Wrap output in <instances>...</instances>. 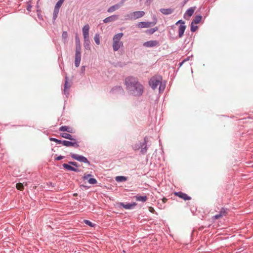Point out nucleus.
<instances>
[{
	"mask_svg": "<svg viewBox=\"0 0 253 253\" xmlns=\"http://www.w3.org/2000/svg\"><path fill=\"white\" fill-rule=\"evenodd\" d=\"M124 83L126 91L130 95L140 97L143 94L144 87L137 78L128 76L126 78Z\"/></svg>",
	"mask_w": 253,
	"mask_h": 253,
	"instance_id": "f257e3e1",
	"label": "nucleus"
},
{
	"mask_svg": "<svg viewBox=\"0 0 253 253\" xmlns=\"http://www.w3.org/2000/svg\"><path fill=\"white\" fill-rule=\"evenodd\" d=\"M162 77L161 76L152 77L149 81V84L153 89H156L159 85V91H163L165 89L166 84L162 83Z\"/></svg>",
	"mask_w": 253,
	"mask_h": 253,
	"instance_id": "f03ea898",
	"label": "nucleus"
},
{
	"mask_svg": "<svg viewBox=\"0 0 253 253\" xmlns=\"http://www.w3.org/2000/svg\"><path fill=\"white\" fill-rule=\"evenodd\" d=\"M76 49L75 55V66L78 68L79 67L81 60V46L79 37L77 35L75 37Z\"/></svg>",
	"mask_w": 253,
	"mask_h": 253,
	"instance_id": "7ed1b4c3",
	"label": "nucleus"
},
{
	"mask_svg": "<svg viewBox=\"0 0 253 253\" xmlns=\"http://www.w3.org/2000/svg\"><path fill=\"white\" fill-rule=\"evenodd\" d=\"M89 26L88 24H86L84 25L83 29V35L84 37V45L86 50H90V42L89 40Z\"/></svg>",
	"mask_w": 253,
	"mask_h": 253,
	"instance_id": "20e7f679",
	"label": "nucleus"
},
{
	"mask_svg": "<svg viewBox=\"0 0 253 253\" xmlns=\"http://www.w3.org/2000/svg\"><path fill=\"white\" fill-rule=\"evenodd\" d=\"M123 33H120L115 35L113 38V49L115 51H118L121 47L123 46V43L120 40L123 37Z\"/></svg>",
	"mask_w": 253,
	"mask_h": 253,
	"instance_id": "39448f33",
	"label": "nucleus"
},
{
	"mask_svg": "<svg viewBox=\"0 0 253 253\" xmlns=\"http://www.w3.org/2000/svg\"><path fill=\"white\" fill-rule=\"evenodd\" d=\"M157 22V19L155 15L153 16V21L152 22H140L137 24L139 28H149L154 26Z\"/></svg>",
	"mask_w": 253,
	"mask_h": 253,
	"instance_id": "423d86ee",
	"label": "nucleus"
},
{
	"mask_svg": "<svg viewBox=\"0 0 253 253\" xmlns=\"http://www.w3.org/2000/svg\"><path fill=\"white\" fill-rule=\"evenodd\" d=\"M70 156L73 159H75L79 162H83L85 164H90L89 161L87 160V159L82 155H79L78 154H74L73 153H70Z\"/></svg>",
	"mask_w": 253,
	"mask_h": 253,
	"instance_id": "0eeeda50",
	"label": "nucleus"
},
{
	"mask_svg": "<svg viewBox=\"0 0 253 253\" xmlns=\"http://www.w3.org/2000/svg\"><path fill=\"white\" fill-rule=\"evenodd\" d=\"M64 0H59L56 3L54 7L53 14V20H55L57 16L59 11V8L63 3Z\"/></svg>",
	"mask_w": 253,
	"mask_h": 253,
	"instance_id": "6e6552de",
	"label": "nucleus"
},
{
	"mask_svg": "<svg viewBox=\"0 0 253 253\" xmlns=\"http://www.w3.org/2000/svg\"><path fill=\"white\" fill-rule=\"evenodd\" d=\"M72 141H69L67 140H62V144L65 146L69 147L72 146L75 148H78L79 147V142L77 140L74 138L73 140H71Z\"/></svg>",
	"mask_w": 253,
	"mask_h": 253,
	"instance_id": "1a4fd4ad",
	"label": "nucleus"
},
{
	"mask_svg": "<svg viewBox=\"0 0 253 253\" xmlns=\"http://www.w3.org/2000/svg\"><path fill=\"white\" fill-rule=\"evenodd\" d=\"M148 142V137L145 136L144 138V140L142 142H140V153L141 154L144 155L146 153L147 151V143Z\"/></svg>",
	"mask_w": 253,
	"mask_h": 253,
	"instance_id": "9d476101",
	"label": "nucleus"
},
{
	"mask_svg": "<svg viewBox=\"0 0 253 253\" xmlns=\"http://www.w3.org/2000/svg\"><path fill=\"white\" fill-rule=\"evenodd\" d=\"M143 45L146 47H153L159 45V42L157 40H151L143 43Z\"/></svg>",
	"mask_w": 253,
	"mask_h": 253,
	"instance_id": "9b49d317",
	"label": "nucleus"
},
{
	"mask_svg": "<svg viewBox=\"0 0 253 253\" xmlns=\"http://www.w3.org/2000/svg\"><path fill=\"white\" fill-rule=\"evenodd\" d=\"M110 92L112 94H123L124 93V90L122 86H115L111 89Z\"/></svg>",
	"mask_w": 253,
	"mask_h": 253,
	"instance_id": "f8f14e48",
	"label": "nucleus"
},
{
	"mask_svg": "<svg viewBox=\"0 0 253 253\" xmlns=\"http://www.w3.org/2000/svg\"><path fill=\"white\" fill-rule=\"evenodd\" d=\"M70 88V85L68 84V78L66 76L65 84L64 86L63 92L64 94L67 97L69 94V89Z\"/></svg>",
	"mask_w": 253,
	"mask_h": 253,
	"instance_id": "ddd939ff",
	"label": "nucleus"
},
{
	"mask_svg": "<svg viewBox=\"0 0 253 253\" xmlns=\"http://www.w3.org/2000/svg\"><path fill=\"white\" fill-rule=\"evenodd\" d=\"M62 166L64 169L69 171H72L77 172H80V171L78 168L72 167L67 164H63Z\"/></svg>",
	"mask_w": 253,
	"mask_h": 253,
	"instance_id": "4468645a",
	"label": "nucleus"
},
{
	"mask_svg": "<svg viewBox=\"0 0 253 253\" xmlns=\"http://www.w3.org/2000/svg\"><path fill=\"white\" fill-rule=\"evenodd\" d=\"M174 195L185 201L190 200L191 199V198L190 196H188L186 194L183 193L182 192H175Z\"/></svg>",
	"mask_w": 253,
	"mask_h": 253,
	"instance_id": "2eb2a0df",
	"label": "nucleus"
},
{
	"mask_svg": "<svg viewBox=\"0 0 253 253\" xmlns=\"http://www.w3.org/2000/svg\"><path fill=\"white\" fill-rule=\"evenodd\" d=\"M131 13L133 20L141 18L145 15V12L143 11H134Z\"/></svg>",
	"mask_w": 253,
	"mask_h": 253,
	"instance_id": "dca6fc26",
	"label": "nucleus"
},
{
	"mask_svg": "<svg viewBox=\"0 0 253 253\" xmlns=\"http://www.w3.org/2000/svg\"><path fill=\"white\" fill-rule=\"evenodd\" d=\"M118 18V15H113L107 17L103 20V22L105 23H109L111 22L115 21Z\"/></svg>",
	"mask_w": 253,
	"mask_h": 253,
	"instance_id": "f3484780",
	"label": "nucleus"
},
{
	"mask_svg": "<svg viewBox=\"0 0 253 253\" xmlns=\"http://www.w3.org/2000/svg\"><path fill=\"white\" fill-rule=\"evenodd\" d=\"M121 205L125 209L130 210L133 209L135 206L136 205V203H127L125 204L124 203H121Z\"/></svg>",
	"mask_w": 253,
	"mask_h": 253,
	"instance_id": "a211bd4d",
	"label": "nucleus"
},
{
	"mask_svg": "<svg viewBox=\"0 0 253 253\" xmlns=\"http://www.w3.org/2000/svg\"><path fill=\"white\" fill-rule=\"evenodd\" d=\"M195 7H191L188 9L184 14V17L186 18V16L188 17H191L194 13L195 10Z\"/></svg>",
	"mask_w": 253,
	"mask_h": 253,
	"instance_id": "6ab92c4d",
	"label": "nucleus"
},
{
	"mask_svg": "<svg viewBox=\"0 0 253 253\" xmlns=\"http://www.w3.org/2000/svg\"><path fill=\"white\" fill-rule=\"evenodd\" d=\"M160 11L164 15H169L173 12L172 8H161Z\"/></svg>",
	"mask_w": 253,
	"mask_h": 253,
	"instance_id": "aec40b11",
	"label": "nucleus"
},
{
	"mask_svg": "<svg viewBox=\"0 0 253 253\" xmlns=\"http://www.w3.org/2000/svg\"><path fill=\"white\" fill-rule=\"evenodd\" d=\"M186 29V26L184 25H180L178 28V37L181 38L184 34L185 30Z\"/></svg>",
	"mask_w": 253,
	"mask_h": 253,
	"instance_id": "412c9836",
	"label": "nucleus"
},
{
	"mask_svg": "<svg viewBox=\"0 0 253 253\" xmlns=\"http://www.w3.org/2000/svg\"><path fill=\"white\" fill-rule=\"evenodd\" d=\"M121 6L119 5L118 3L115 4L114 5H112L108 8L107 9V12L109 13H112L115 11L116 10L119 9Z\"/></svg>",
	"mask_w": 253,
	"mask_h": 253,
	"instance_id": "4be33fe9",
	"label": "nucleus"
},
{
	"mask_svg": "<svg viewBox=\"0 0 253 253\" xmlns=\"http://www.w3.org/2000/svg\"><path fill=\"white\" fill-rule=\"evenodd\" d=\"M59 131H67L69 133H72V128H71L70 127L68 126H61L59 129Z\"/></svg>",
	"mask_w": 253,
	"mask_h": 253,
	"instance_id": "5701e85b",
	"label": "nucleus"
},
{
	"mask_svg": "<svg viewBox=\"0 0 253 253\" xmlns=\"http://www.w3.org/2000/svg\"><path fill=\"white\" fill-rule=\"evenodd\" d=\"M135 199L137 201H141L142 202H145L147 200V197L146 196H138L137 195L135 196Z\"/></svg>",
	"mask_w": 253,
	"mask_h": 253,
	"instance_id": "b1692460",
	"label": "nucleus"
},
{
	"mask_svg": "<svg viewBox=\"0 0 253 253\" xmlns=\"http://www.w3.org/2000/svg\"><path fill=\"white\" fill-rule=\"evenodd\" d=\"M202 18V17L200 15H196L191 23L195 24H198L201 21Z\"/></svg>",
	"mask_w": 253,
	"mask_h": 253,
	"instance_id": "393cba45",
	"label": "nucleus"
},
{
	"mask_svg": "<svg viewBox=\"0 0 253 253\" xmlns=\"http://www.w3.org/2000/svg\"><path fill=\"white\" fill-rule=\"evenodd\" d=\"M60 136L62 137H63L66 139H68L69 140H73V139H74V138H73L72 136L68 133H61L60 134Z\"/></svg>",
	"mask_w": 253,
	"mask_h": 253,
	"instance_id": "a878e982",
	"label": "nucleus"
},
{
	"mask_svg": "<svg viewBox=\"0 0 253 253\" xmlns=\"http://www.w3.org/2000/svg\"><path fill=\"white\" fill-rule=\"evenodd\" d=\"M158 28L157 27H155L153 28H151L146 31V33L149 35H152L156 31H158Z\"/></svg>",
	"mask_w": 253,
	"mask_h": 253,
	"instance_id": "bb28decb",
	"label": "nucleus"
},
{
	"mask_svg": "<svg viewBox=\"0 0 253 253\" xmlns=\"http://www.w3.org/2000/svg\"><path fill=\"white\" fill-rule=\"evenodd\" d=\"M126 180V177L124 176H118L116 177V180L118 182H124Z\"/></svg>",
	"mask_w": 253,
	"mask_h": 253,
	"instance_id": "cd10ccee",
	"label": "nucleus"
},
{
	"mask_svg": "<svg viewBox=\"0 0 253 253\" xmlns=\"http://www.w3.org/2000/svg\"><path fill=\"white\" fill-rule=\"evenodd\" d=\"M94 41L96 44L99 45L100 44V37L99 34H96L94 37Z\"/></svg>",
	"mask_w": 253,
	"mask_h": 253,
	"instance_id": "c85d7f7f",
	"label": "nucleus"
},
{
	"mask_svg": "<svg viewBox=\"0 0 253 253\" xmlns=\"http://www.w3.org/2000/svg\"><path fill=\"white\" fill-rule=\"evenodd\" d=\"M140 142L136 143L132 146V148L134 151H137L140 149Z\"/></svg>",
	"mask_w": 253,
	"mask_h": 253,
	"instance_id": "c756f323",
	"label": "nucleus"
},
{
	"mask_svg": "<svg viewBox=\"0 0 253 253\" xmlns=\"http://www.w3.org/2000/svg\"><path fill=\"white\" fill-rule=\"evenodd\" d=\"M49 140L51 141L55 142L57 144H62V140H59V139H56L55 138H53V137H50L49 138Z\"/></svg>",
	"mask_w": 253,
	"mask_h": 253,
	"instance_id": "7c9ffc66",
	"label": "nucleus"
},
{
	"mask_svg": "<svg viewBox=\"0 0 253 253\" xmlns=\"http://www.w3.org/2000/svg\"><path fill=\"white\" fill-rule=\"evenodd\" d=\"M125 19L126 20H133V16H132V13L131 12V13H130L129 14H126L125 16Z\"/></svg>",
	"mask_w": 253,
	"mask_h": 253,
	"instance_id": "2f4dec72",
	"label": "nucleus"
},
{
	"mask_svg": "<svg viewBox=\"0 0 253 253\" xmlns=\"http://www.w3.org/2000/svg\"><path fill=\"white\" fill-rule=\"evenodd\" d=\"M219 213L222 215V217L225 216L227 214V209L222 208Z\"/></svg>",
	"mask_w": 253,
	"mask_h": 253,
	"instance_id": "473e14b6",
	"label": "nucleus"
},
{
	"mask_svg": "<svg viewBox=\"0 0 253 253\" xmlns=\"http://www.w3.org/2000/svg\"><path fill=\"white\" fill-rule=\"evenodd\" d=\"M197 29H198V26H196V25H195V24H192V23H191V31L192 32H195L197 30Z\"/></svg>",
	"mask_w": 253,
	"mask_h": 253,
	"instance_id": "72a5a7b5",
	"label": "nucleus"
},
{
	"mask_svg": "<svg viewBox=\"0 0 253 253\" xmlns=\"http://www.w3.org/2000/svg\"><path fill=\"white\" fill-rule=\"evenodd\" d=\"M88 182L91 184H95L97 183V181L96 179L94 178H90L88 179Z\"/></svg>",
	"mask_w": 253,
	"mask_h": 253,
	"instance_id": "f704fd0d",
	"label": "nucleus"
},
{
	"mask_svg": "<svg viewBox=\"0 0 253 253\" xmlns=\"http://www.w3.org/2000/svg\"><path fill=\"white\" fill-rule=\"evenodd\" d=\"M84 222L87 225H88L90 227H94L95 225V224L94 223H93L92 222H91V221H90L89 220H84Z\"/></svg>",
	"mask_w": 253,
	"mask_h": 253,
	"instance_id": "c9c22d12",
	"label": "nucleus"
},
{
	"mask_svg": "<svg viewBox=\"0 0 253 253\" xmlns=\"http://www.w3.org/2000/svg\"><path fill=\"white\" fill-rule=\"evenodd\" d=\"M16 186V188H17V189L20 190H23V188H24L23 184L21 183H17Z\"/></svg>",
	"mask_w": 253,
	"mask_h": 253,
	"instance_id": "e433bc0d",
	"label": "nucleus"
},
{
	"mask_svg": "<svg viewBox=\"0 0 253 253\" xmlns=\"http://www.w3.org/2000/svg\"><path fill=\"white\" fill-rule=\"evenodd\" d=\"M222 215L220 214L219 213H218V214L214 215L213 217H212V219L213 220H215V219H219L221 217H222Z\"/></svg>",
	"mask_w": 253,
	"mask_h": 253,
	"instance_id": "4c0bfd02",
	"label": "nucleus"
},
{
	"mask_svg": "<svg viewBox=\"0 0 253 253\" xmlns=\"http://www.w3.org/2000/svg\"><path fill=\"white\" fill-rule=\"evenodd\" d=\"M31 8H32V5H31V1H29V2H28V5L27 6V10L29 12H30L31 11Z\"/></svg>",
	"mask_w": 253,
	"mask_h": 253,
	"instance_id": "58836bf2",
	"label": "nucleus"
},
{
	"mask_svg": "<svg viewBox=\"0 0 253 253\" xmlns=\"http://www.w3.org/2000/svg\"><path fill=\"white\" fill-rule=\"evenodd\" d=\"M64 156H58L57 157H56L55 160H57V161H59V160H61L62 159H63V158H64Z\"/></svg>",
	"mask_w": 253,
	"mask_h": 253,
	"instance_id": "ea45409f",
	"label": "nucleus"
},
{
	"mask_svg": "<svg viewBox=\"0 0 253 253\" xmlns=\"http://www.w3.org/2000/svg\"><path fill=\"white\" fill-rule=\"evenodd\" d=\"M126 0H121L119 3H118L119 5L121 7L122 6H123L124 4V3L125 2V1H126Z\"/></svg>",
	"mask_w": 253,
	"mask_h": 253,
	"instance_id": "a19ab883",
	"label": "nucleus"
},
{
	"mask_svg": "<svg viewBox=\"0 0 253 253\" xmlns=\"http://www.w3.org/2000/svg\"><path fill=\"white\" fill-rule=\"evenodd\" d=\"M181 24V25H184L185 22H184V21H183V20H178V21L176 23V24Z\"/></svg>",
	"mask_w": 253,
	"mask_h": 253,
	"instance_id": "79ce46f5",
	"label": "nucleus"
},
{
	"mask_svg": "<svg viewBox=\"0 0 253 253\" xmlns=\"http://www.w3.org/2000/svg\"><path fill=\"white\" fill-rule=\"evenodd\" d=\"M85 70V66H82L81 69V72L82 73L84 74V73Z\"/></svg>",
	"mask_w": 253,
	"mask_h": 253,
	"instance_id": "37998d69",
	"label": "nucleus"
},
{
	"mask_svg": "<svg viewBox=\"0 0 253 253\" xmlns=\"http://www.w3.org/2000/svg\"><path fill=\"white\" fill-rule=\"evenodd\" d=\"M68 36V34H67V32H63V33H62V37L63 38H66Z\"/></svg>",
	"mask_w": 253,
	"mask_h": 253,
	"instance_id": "c03bdc74",
	"label": "nucleus"
},
{
	"mask_svg": "<svg viewBox=\"0 0 253 253\" xmlns=\"http://www.w3.org/2000/svg\"><path fill=\"white\" fill-rule=\"evenodd\" d=\"M72 166L75 167H79V165L76 162H73V163L72 164Z\"/></svg>",
	"mask_w": 253,
	"mask_h": 253,
	"instance_id": "a18cd8bd",
	"label": "nucleus"
},
{
	"mask_svg": "<svg viewBox=\"0 0 253 253\" xmlns=\"http://www.w3.org/2000/svg\"><path fill=\"white\" fill-rule=\"evenodd\" d=\"M91 175L90 174H87V175H84V179H87L88 178V177L90 176Z\"/></svg>",
	"mask_w": 253,
	"mask_h": 253,
	"instance_id": "49530a36",
	"label": "nucleus"
},
{
	"mask_svg": "<svg viewBox=\"0 0 253 253\" xmlns=\"http://www.w3.org/2000/svg\"><path fill=\"white\" fill-rule=\"evenodd\" d=\"M190 57H189H189H186V58H185V59L183 60V61L184 62H185L186 61H188V60L190 59Z\"/></svg>",
	"mask_w": 253,
	"mask_h": 253,
	"instance_id": "de8ad7c7",
	"label": "nucleus"
},
{
	"mask_svg": "<svg viewBox=\"0 0 253 253\" xmlns=\"http://www.w3.org/2000/svg\"><path fill=\"white\" fill-rule=\"evenodd\" d=\"M184 62L182 61V62H180L179 64V67H181L183 64L184 63Z\"/></svg>",
	"mask_w": 253,
	"mask_h": 253,
	"instance_id": "09e8293b",
	"label": "nucleus"
},
{
	"mask_svg": "<svg viewBox=\"0 0 253 253\" xmlns=\"http://www.w3.org/2000/svg\"><path fill=\"white\" fill-rule=\"evenodd\" d=\"M188 0H184L183 1V5L185 4L188 2Z\"/></svg>",
	"mask_w": 253,
	"mask_h": 253,
	"instance_id": "8fccbe9b",
	"label": "nucleus"
},
{
	"mask_svg": "<svg viewBox=\"0 0 253 253\" xmlns=\"http://www.w3.org/2000/svg\"><path fill=\"white\" fill-rule=\"evenodd\" d=\"M73 162H72V161H70V162H68V164H69V165H70V166H72V164H73Z\"/></svg>",
	"mask_w": 253,
	"mask_h": 253,
	"instance_id": "3c124183",
	"label": "nucleus"
},
{
	"mask_svg": "<svg viewBox=\"0 0 253 253\" xmlns=\"http://www.w3.org/2000/svg\"><path fill=\"white\" fill-rule=\"evenodd\" d=\"M167 199H166V198H164V199H163V202H164V203H165V202H166V201H167Z\"/></svg>",
	"mask_w": 253,
	"mask_h": 253,
	"instance_id": "603ef678",
	"label": "nucleus"
},
{
	"mask_svg": "<svg viewBox=\"0 0 253 253\" xmlns=\"http://www.w3.org/2000/svg\"><path fill=\"white\" fill-rule=\"evenodd\" d=\"M152 210H154V209H151V210H150V211L152 212Z\"/></svg>",
	"mask_w": 253,
	"mask_h": 253,
	"instance_id": "864d4df0",
	"label": "nucleus"
},
{
	"mask_svg": "<svg viewBox=\"0 0 253 253\" xmlns=\"http://www.w3.org/2000/svg\"><path fill=\"white\" fill-rule=\"evenodd\" d=\"M152 210H154V209H151V210H150V211L152 212Z\"/></svg>",
	"mask_w": 253,
	"mask_h": 253,
	"instance_id": "5fc2aeb1",
	"label": "nucleus"
},
{
	"mask_svg": "<svg viewBox=\"0 0 253 253\" xmlns=\"http://www.w3.org/2000/svg\"><path fill=\"white\" fill-rule=\"evenodd\" d=\"M152 210H154V209H151V210H150V211L152 212Z\"/></svg>",
	"mask_w": 253,
	"mask_h": 253,
	"instance_id": "6e6d98bb",
	"label": "nucleus"
},
{
	"mask_svg": "<svg viewBox=\"0 0 253 253\" xmlns=\"http://www.w3.org/2000/svg\"><path fill=\"white\" fill-rule=\"evenodd\" d=\"M212 0H208L209 1L211 2V1Z\"/></svg>",
	"mask_w": 253,
	"mask_h": 253,
	"instance_id": "4d7b16f0",
	"label": "nucleus"
},
{
	"mask_svg": "<svg viewBox=\"0 0 253 253\" xmlns=\"http://www.w3.org/2000/svg\"><path fill=\"white\" fill-rule=\"evenodd\" d=\"M215 1V0H214L213 1Z\"/></svg>",
	"mask_w": 253,
	"mask_h": 253,
	"instance_id": "13d9d810",
	"label": "nucleus"
}]
</instances>
